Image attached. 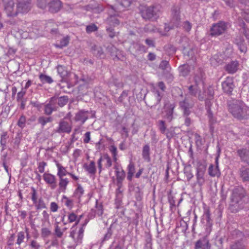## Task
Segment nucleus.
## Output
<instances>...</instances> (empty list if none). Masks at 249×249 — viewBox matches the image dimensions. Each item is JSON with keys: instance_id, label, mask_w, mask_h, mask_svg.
<instances>
[{"instance_id": "nucleus-1", "label": "nucleus", "mask_w": 249, "mask_h": 249, "mask_svg": "<svg viewBox=\"0 0 249 249\" xmlns=\"http://www.w3.org/2000/svg\"><path fill=\"white\" fill-rule=\"evenodd\" d=\"M227 105L229 111L234 118L240 121L249 119V109L241 100L232 99L227 101Z\"/></svg>"}, {"instance_id": "nucleus-2", "label": "nucleus", "mask_w": 249, "mask_h": 249, "mask_svg": "<svg viewBox=\"0 0 249 249\" xmlns=\"http://www.w3.org/2000/svg\"><path fill=\"white\" fill-rule=\"evenodd\" d=\"M139 10L140 14L144 20L153 21L159 18L161 6L160 5L141 6Z\"/></svg>"}, {"instance_id": "nucleus-3", "label": "nucleus", "mask_w": 249, "mask_h": 249, "mask_svg": "<svg viewBox=\"0 0 249 249\" xmlns=\"http://www.w3.org/2000/svg\"><path fill=\"white\" fill-rule=\"evenodd\" d=\"M227 28V24L224 21H219L213 24L210 32V36H217L223 34Z\"/></svg>"}, {"instance_id": "nucleus-4", "label": "nucleus", "mask_w": 249, "mask_h": 249, "mask_svg": "<svg viewBox=\"0 0 249 249\" xmlns=\"http://www.w3.org/2000/svg\"><path fill=\"white\" fill-rule=\"evenodd\" d=\"M206 170V165L201 161H198L196 164V179L197 183L201 186L205 182L204 175Z\"/></svg>"}, {"instance_id": "nucleus-5", "label": "nucleus", "mask_w": 249, "mask_h": 249, "mask_svg": "<svg viewBox=\"0 0 249 249\" xmlns=\"http://www.w3.org/2000/svg\"><path fill=\"white\" fill-rule=\"evenodd\" d=\"M210 211L209 208H205L204 212L202 216L201 222L205 224L206 232L209 234L212 231L213 221L211 218Z\"/></svg>"}, {"instance_id": "nucleus-6", "label": "nucleus", "mask_w": 249, "mask_h": 249, "mask_svg": "<svg viewBox=\"0 0 249 249\" xmlns=\"http://www.w3.org/2000/svg\"><path fill=\"white\" fill-rule=\"evenodd\" d=\"M181 23L180 8L178 6H173L171 8V18L170 24L175 27H178Z\"/></svg>"}, {"instance_id": "nucleus-7", "label": "nucleus", "mask_w": 249, "mask_h": 249, "mask_svg": "<svg viewBox=\"0 0 249 249\" xmlns=\"http://www.w3.org/2000/svg\"><path fill=\"white\" fill-rule=\"evenodd\" d=\"M222 88L224 93L229 95H232V91L235 88L233 78L227 77L225 80L222 83Z\"/></svg>"}, {"instance_id": "nucleus-8", "label": "nucleus", "mask_w": 249, "mask_h": 249, "mask_svg": "<svg viewBox=\"0 0 249 249\" xmlns=\"http://www.w3.org/2000/svg\"><path fill=\"white\" fill-rule=\"evenodd\" d=\"M1 5L8 17H15L17 16V12L14 9V2L13 0H1Z\"/></svg>"}, {"instance_id": "nucleus-9", "label": "nucleus", "mask_w": 249, "mask_h": 249, "mask_svg": "<svg viewBox=\"0 0 249 249\" xmlns=\"http://www.w3.org/2000/svg\"><path fill=\"white\" fill-rule=\"evenodd\" d=\"M162 97V95L160 94V91L156 90L154 94L149 95L147 97V102H146V105L150 108L155 107L160 104Z\"/></svg>"}, {"instance_id": "nucleus-10", "label": "nucleus", "mask_w": 249, "mask_h": 249, "mask_svg": "<svg viewBox=\"0 0 249 249\" xmlns=\"http://www.w3.org/2000/svg\"><path fill=\"white\" fill-rule=\"evenodd\" d=\"M246 191L241 186L235 187L232 192L231 200L232 202L237 204L245 196Z\"/></svg>"}, {"instance_id": "nucleus-11", "label": "nucleus", "mask_w": 249, "mask_h": 249, "mask_svg": "<svg viewBox=\"0 0 249 249\" xmlns=\"http://www.w3.org/2000/svg\"><path fill=\"white\" fill-rule=\"evenodd\" d=\"M18 1L17 8L15 9V12H17V14L19 13H26L30 10V0H23L22 1L18 0Z\"/></svg>"}, {"instance_id": "nucleus-12", "label": "nucleus", "mask_w": 249, "mask_h": 249, "mask_svg": "<svg viewBox=\"0 0 249 249\" xmlns=\"http://www.w3.org/2000/svg\"><path fill=\"white\" fill-rule=\"evenodd\" d=\"M178 105L182 111V114L185 115H190L191 113V109L194 107V104L190 103L189 99L186 97L178 103Z\"/></svg>"}, {"instance_id": "nucleus-13", "label": "nucleus", "mask_w": 249, "mask_h": 249, "mask_svg": "<svg viewBox=\"0 0 249 249\" xmlns=\"http://www.w3.org/2000/svg\"><path fill=\"white\" fill-rule=\"evenodd\" d=\"M233 42L237 46L241 53H245L247 52L248 48L245 39L241 35L236 36L234 38Z\"/></svg>"}, {"instance_id": "nucleus-14", "label": "nucleus", "mask_w": 249, "mask_h": 249, "mask_svg": "<svg viewBox=\"0 0 249 249\" xmlns=\"http://www.w3.org/2000/svg\"><path fill=\"white\" fill-rule=\"evenodd\" d=\"M89 111L84 109L79 110L75 114L74 120L76 122H80L81 124H83L89 118Z\"/></svg>"}, {"instance_id": "nucleus-15", "label": "nucleus", "mask_w": 249, "mask_h": 249, "mask_svg": "<svg viewBox=\"0 0 249 249\" xmlns=\"http://www.w3.org/2000/svg\"><path fill=\"white\" fill-rule=\"evenodd\" d=\"M204 76L205 73L201 69L199 68L194 77L195 86L198 87L200 84H202L203 86L204 85Z\"/></svg>"}, {"instance_id": "nucleus-16", "label": "nucleus", "mask_w": 249, "mask_h": 249, "mask_svg": "<svg viewBox=\"0 0 249 249\" xmlns=\"http://www.w3.org/2000/svg\"><path fill=\"white\" fill-rule=\"evenodd\" d=\"M48 7L50 12L55 13L61 8L62 2L59 0H50Z\"/></svg>"}, {"instance_id": "nucleus-17", "label": "nucleus", "mask_w": 249, "mask_h": 249, "mask_svg": "<svg viewBox=\"0 0 249 249\" xmlns=\"http://www.w3.org/2000/svg\"><path fill=\"white\" fill-rule=\"evenodd\" d=\"M43 178L46 183L51 185L52 189H54L56 187V178L54 175L45 173L43 175Z\"/></svg>"}, {"instance_id": "nucleus-18", "label": "nucleus", "mask_w": 249, "mask_h": 249, "mask_svg": "<svg viewBox=\"0 0 249 249\" xmlns=\"http://www.w3.org/2000/svg\"><path fill=\"white\" fill-rule=\"evenodd\" d=\"M239 65L237 61H231L225 66L224 69L228 73L233 74L237 71Z\"/></svg>"}, {"instance_id": "nucleus-19", "label": "nucleus", "mask_w": 249, "mask_h": 249, "mask_svg": "<svg viewBox=\"0 0 249 249\" xmlns=\"http://www.w3.org/2000/svg\"><path fill=\"white\" fill-rule=\"evenodd\" d=\"M237 153L241 160L249 166V149L242 148L237 150Z\"/></svg>"}, {"instance_id": "nucleus-20", "label": "nucleus", "mask_w": 249, "mask_h": 249, "mask_svg": "<svg viewBox=\"0 0 249 249\" xmlns=\"http://www.w3.org/2000/svg\"><path fill=\"white\" fill-rule=\"evenodd\" d=\"M71 130V127L69 124L66 121H62L59 123V127L57 130L58 133H70Z\"/></svg>"}, {"instance_id": "nucleus-21", "label": "nucleus", "mask_w": 249, "mask_h": 249, "mask_svg": "<svg viewBox=\"0 0 249 249\" xmlns=\"http://www.w3.org/2000/svg\"><path fill=\"white\" fill-rule=\"evenodd\" d=\"M115 174L116 177V185L119 188H121L122 186L123 181L125 177V172L122 169H121V171H115Z\"/></svg>"}, {"instance_id": "nucleus-22", "label": "nucleus", "mask_w": 249, "mask_h": 249, "mask_svg": "<svg viewBox=\"0 0 249 249\" xmlns=\"http://www.w3.org/2000/svg\"><path fill=\"white\" fill-rule=\"evenodd\" d=\"M58 74L61 77V82H63L69 76L70 73L68 71L67 68L63 65H58L56 67Z\"/></svg>"}, {"instance_id": "nucleus-23", "label": "nucleus", "mask_w": 249, "mask_h": 249, "mask_svg": "<svg viewBox=\"0 0 249 249\" xmlns=\"http://www.w3.org/2000/svg\"><path fill=\"white\" fill-rule=\"evenodd\" d=\"M175 107V104H170L167 107V109L165 110V115L164 117L169 122H171L174 118L173 113Z\"/></svg>"}, {"instance_id": "nucleus-24", "label": "nucleus", "mask_w": 249, "mask_h": 249, "mask_svg": "<svg viewBox=\"0 0 249 249\" xmlns=\"http://www.w3.org/2000/svg\"><path fill=\"white\" fill-rule=\"evenodd\" d=\"M191 67L188 64H184L178 67L179 75L183 77L188 76L191 72Z\"/></svg>"}, {"instance_id": "nucleus-25", "label": "nucleus", "mask_w": 249, "mask_h": 249, "mask_svg": "<svg viewBox=\"0 0 249 249\" xmlns=\"http://www.w3.org/2000/svg\"><path fill=\"white\" fill-rule=\"evenodd\" d=\"M134 49H135V52H137L139 51H143L145 52V47L142 44L135 43L133 41L131 43V45L129 47V50L131 52V53H133L134 52Z\"/></svg>"}, {"instance_id": "nucleus-26", "label": "nucleus", "mask_w": 249, "mask_h": 249, "mask_svg": "<svg viewBox=\"0 0 249 249\" xmlns=\"http://www.w3.org/2000/svg\"><path fill=\"white\" fill-rule=\"evenodd\" d=\"M93 54L97 57L104 58L105 57L103 49L100 47L94 45L91 48Z\"/></svg>"}, {"instance_id": "nucleus-27", "label": "nucleus", "mask_w": 249, "mask_h": 249, "mask_svg": "<svg viewBox=\"0 0 249 249\" xmlns=\"http://www.w3.org/2000/svg\"><path fill=\"white\" fill-rule=\"evenodd\" d=\"M209 175L211 177H219L221 175V173L218 166H214L211 164L208 169Z\"/></svg>"}, {"instance_id": "nucleus-28", "label": "nucleus", "mask_w": 249, "mask_h": 249, "mask_svg": "<svg viewBox=\"0 0 249 249\" xmlns=\"http://www.w3.org/2000/svg\"><path fill=\"white\" fill-rule=\"evenodd\" d=\"M150 154L149 145L148 144L144 145L142 147V156L144 160L147 162H150L151 160Z\"/></svg>"}, {"instance_id": "nucleus-29", "label": "nucleus", "mask_w": 249, "mask_h": 249, "mask_svg": "<svg viewBox=\"0 0 249 249\" xmlns=\"http://www.w3.org/2000/svg\"><path fill=\"white\" fill-rule=\"evenodd\" d=\"M83 167L90 174L95 175L96 172L95 163L93 160L90 161L89 165L87 163H85Z\"/></svg>"}, {"instance_id": "nucleus-30", "label": "nucleus", "mask_w": 249, "mask_h": 249, "mask_svg": "<svg viewBox=\"0 0 249 249\" xmlns=\"http://www.w3.org/2000/svg\"><path fill=\"white\" fill-rule=\"evenodd\" d=\"M239 172L243 181H249V168L242 167L240 169Z\"/></svg>"}, {"instance_id": "nucleus-31", "label": "nucleus", "mask_w": 249, "mask_h": 249, "mask_svg": "<svg viewBox=\"0 0 249 249\" xmlns=\"http://www.w3.org/2000/svg\"><path fill=\"white\" fill-rule=\"evenodd\" d=\"M9 139V136L7 132H3L0 135V143L1 146V151H3L6 148L7 140Z\"/></svg>"}, {"instance_id": "nucleus-32", "label": "nucleus", "mask_w": 249, "mask_h": 249, "mask_svg": "<svg viewBox=\"0 0 249 249\" xmlns=\"http://www.w3.org/2000/svg\"><path fill=\"white\" fill-rule=\"evenodd\" d=\"M56 166L58 168L57 176L59 178L63 177L66 175H69V172H67L65 167H63L60 164L57 162Z\"/></svg>"}, {"instance_id": "nucleus-33", "label": "nucleus", "mask_w": 249, "mask_h": 249, "mask_svg": "<svg viewBox=\"0 0 249 249\" xmlns=\"http://www.w3.org/2000/svg\"><path fill=\"white\" fill-rule=\"evenodd\" d=\"M232 238L236 239L237 241H242V239L244 237L243 233L238 230H235L232 231L231 233Z\"/></svg>"}, {"instance_id": "nucleus-34", "label": "nucleus", "mask_w": 249, "mask_h": 249, "mask_svg": "<svg viewBox=\"0 0 249 249\" xmlns=\"http://www.w3.org/2000/svg\"><path fill=\"white\" fill-rule=\"evenodd\" d=\"M60 181L59 183V189L61 190L62 192H65L66 189V187L69 182L68 178H64L63 177L59 178Z\"/></svg>"}, {"instance_id": "nucleus-35", "label": "nucleus", "mask_w": 249, "mask_h": 249, "mask_svg": "<svg viewBox=\"0 0 249 249\" xmlns=\"http://www.w3.org/2000/svg\"><path fill=\"white\" fill-rule=\"evenodd\" d=\"M164 51L169 55H172L175 53L177 48L172 44H168L164 47Z\"/></svg>"}, {"instance_id": "nucleus-36", "label": "nucleus", "mask_w": 249, "mask_h": 249, "mask_svg": "<svg viewBox=\"0 0 249 249\" xmlns=\"http://www.w3.org/2000/svg\"><path fill=\"white\" fill-rule=\"evenodd\" d=\"M107 51L109 53L110 55L112 57V59L114 60V58L115 57V55L116 54L118 49L114 45L111 44L107 47Z\"/></svg>"}, {"instance_id": "nucleus-37", "label": "nucleus", "mask_w": 249, "mask_h": 249, "mask_svg": "<svg viewBox=\"0 0 249 249\" xmlns=\"http://www.w3.org/2000/svg\"><path fill=\"white\" fill-rule=\"evenodd\" d=\"M112 225H110V226L107 228V232L106 233V234L104 235L103 239L101 240V244H103V243L106 241L108 240L112 236L113 231L111 228Z\"/></svg>"}, {"instance_id": "nucleus-38", "label": "nucleus", "mask_w": 249, "mask_h": 249, "mask_svg": "<svg viewBox=\"0 0 249 249\" xmlns=\"http://www.w3.org/2000/svg\"><path fill=\"white\" fill-rule=\"evenodd\" d=\"M188 90H189V93L194 96H196L197 94L198 93L199 91L200 90V88H199V86L196 87L195 86V84L194 85H191L189 87H188Z\"/></svg>"}, {"instance_id": "nucleus-39", "label": "nucleus", "mask_w": 249, "mask_h": 249, "mask_svg": "<svg viewBox=\"0 0 249 249\" xmlns=\"http://www.w3.org/2000/svg\"><path fill=\"white\" fill-rule=\"evenodd\" d=\"M53 121L52 117H45L43 116H40L38 119V123L41 124L42 126L43 127L47 123L51 122Z\"/></svg>"}, {"instance_id": "nucleus-40", "label": "nucleus", "mask_w": 249, "mask_h": 249, "mask_svg": "<svg viewBox=\"0 0 249 249\" xmlns=\"http://www.w3.org/2000/svg\"><path fill=\"white\" fill-rule=\"evenodd\" d=\"M69 41L70 37L69 36L64 37L60 40L59 44L56 45V47L62 49L68 46L69 43Z\"/></svg>"}, {"instance_id": "nucleus-41", "label": "nucleus", "mask_w": 249, "mask_h": 249, "mask_svg": "<svg viewBox=\"0 0 249 249\" xmlns=\"http://www.w3.org/2000/svg\"><path fill=\"white\" fill-rule=\"evenodd\" d=\"M184 173L187 178L188 181H189L194 177L192 172L191 165H189L184 167Z\"/></svg>"}, {"instance_id": "nucleus-42", "label": "nucleus", "mask_w": 249, "mask_h": 249, "mask_svg": "<svg viewBox=\"0 0 249 249\" xmlns=\"http://www.w3.org/2000/svg\"><path fill=\"white\" fill-rule=\"evenodd\" d=\"M39 78L43 83H47L48 84H51L53 82V80L50 76L42 73H41L39 75Z\"/></svg>"}, {"instance_id": "nucleus-43", "label": "nucleus", "mask_w": 249, "mask_h": 249, "mask_svg": "<svg viewBox=\"0 0 249 249\" xmlns=\"http://www.w3.org/2000/svg\"><path fill=\"white\" fill-rule=\"evenodd\" d=\"M213 99L207 98L204 100L205 101V108L207 110V112L211 115L212 114V112L211 111V106L212 105V100Z\"/></svg>"}, {"instance_id": "nucleus-44", "label": "nucleus", "mask_w": 249, "mask_h": 249, "mask_svg": "<svg viewBox=\"0 0 249 249\" xmlns=\"http://www.w3.org/2000/svg\"><path fill=\"white\" fill-rule=\"evenodd\" d=\"M177 229L185 233L188 229V224L185 221H181L179 222V225L177 226Z\"/></svg>"}, {"instance_id": "nucleus-45", "label": "nucleus", "mask_w": 249, "mask_h": 249, "mask_svg": "<svg viewBox=\"0 0 249 249\" xmlns=\"http://www.w3.org/2000/svg\"><path fill=\"white\" fill-rule=\"evenodd\" d=\"M206 241L205 239L201 240H198L196 243L195 245V249H203V248L205 247L206 245Z\"/></svg>"}, {"instance_id": "nucleus-46", "label": "nucleus", "mask_w": 249, "mask_h": 249, "mask_svg": "<svg viewBox=\"0 0 249 249\" xmlns=\"http://www.w3.org/2000/svg\"><path fill=\"white\" fill-rule=\"evenodd\" d=\"M230 249H246V248L242 241H237L231 246Z\"/></svg>"}, {"instance_id": "nucleus-47", "label": "nucleus", "mask_w": 249, "mask_h": 249, "mask_svg": "<svg viewBox=\"0 0 249 249\" xmlns=\"http://www.w3.org/2000/svg\"><path fill=\"white\" fill-rule=\"evenodd\" d=\"M84 229L82 227L79 230L78 232V236L75 240V245L77 246L78 244L82 243V240L83 237Z\"/></svg>"}, {"instance_id": "nucleus-48", "label": "nucleus", "mask_w": 249, "mask_h": 249, "mask_svg": "<svg viewBox=\"0 0 249 249\" xmlns=\"http://www.w3.org/2000/svg\"><path fill=\"white\" fill-rule=\"evenodd\" d=\"M125 60V55L123 51L119 50L118 49V52L115 55V57L114 58V61H124Z\"/></svg>"}, {"instance_id": "nucleus-49", "label": "nucleus", "mask_w": 249, "mask_h": 249, "mask_svg": "<svg viewBox=\"0 0 249 249\" xmlns=\"http://www.w3.org/2000/svg\"><path fill=\"white\" fill-rule=\"evenodd\" d=\"M69 98L67 96L58 97V105L60 107H63L68 102Z\"/></svg>"}, {"instance_id": "nucleus-50", "label": "nucleus", "mask_w": 249, "mask_h": 249, "mask_svg": "<svg viewBox=\"0 0 249 249\" xmlns=\"http://www.w3.org/2000/svg\"><path fill=\"white\" fill-rule=\"evenodd\" d=\"M56 109L55 107H52L50 104H47L44 106V113L47 115H51Z\"/></svg>"}, {"instance_id": "nucleus-51", "label": "nucleus", "mask_w": 249, "mask_h": 249, "mask_svg": "<svg viewBox=\"0 0 249 249\" xmlns=\"http://www.w3.org/2000/svg\"><path fill=\"white\" fill-rule=\"evenodd\" d=\"M159 68L168 71L171 70V67L170 66L169 61L166 60H162L159 65Z\"/></svg>"}, {"instance_id": "nucleus-52", "label": "nucleus", "mask_w": 249, "mask_h": 249, "mask_svg": "<svg viewBox=\"0 0 249 249\" xmlns=\"http://www.w3.org/2000/svg\"><path fill=\"white\" fill-rule=\"evenodd\" d=\"M98 29V27L94 23H91L86 26V31L87 33L90 34L92 32L97 31Z\"/></svg>"}, {"instance_id": "nucleus-53", "label": "nucleus", "mask_w": 249, "mask_h": 249, "mask_svg": "<svg viewBox=\"0 0 249 249\" xmlns=\"http://www.w3.org/2000/svg\"><path fill=\"white\" fill-rule=\"evenodd\" d=\"M158 126L160 132L162 134L165 133V131L167 129L165 121L163 120H159L158 121Z\"/></svg>"}, {"instance_id": "nucleus-54", "label": "nucleus", "mask_w": 249, "mask_h": 249, "mask_svg": "<svg viewBox=\"0 0 249 249\" xmlns=\"http://www.w3.org/2000/svg\"><path fill=\"white\" fill-rule=\"evenodd\" d=\"M50 0H37V5L38 7L44 9L47 6Z\"/></svg>"}, {"instance_id": "nucleus-55", "label": "nucleus", "mask_w": 249, "mask_h": 249, "mask_svg": "<svg viewBox=\"0 0 249 249\" xmlns=\"http://www.w3.org/2000/svg\"><path fill=\"white\" fill-rule=\"evenodd\" d=\"M106 31L109 37L113 38L115 36H117L118 33L114 31V29L111 26L107 27Z\"/></svg>"}, {"instance_id": "nucleus-56", "label": "nucleus", "mask_w": 249, "mask_h": 249, "mask_svg": "<svg viewBox=\"0 0 249 249\" xmlns=\"http://www.w3.org/2000/svg\"><path fill=\"white\" fill-rule=\"evenodd\" d=\"M205 92L207 94V98L213 99L214 91L213 89L209 86L207 89H205Z\"/></svg>"}, {"instance_id": "nucleus-57", "label": "nucleus", "mask_w": 249, "mask_h": 249, "mask_svg": "<svg viewBox=\"0 0 249 249\" xmlns=\"http://www.w3.org/2000/svg\"><path fill=\"white\" fill-rule=\"evenodd\" d=\"M26 120V117L23 115H21L18 120V125L19 127L23 128L25 126Z\"/></svg>"}, {"instance_id": "nucleus-58", "label": "nucleus", "mask_w": 249, "mask_h": 249, "mask_svg": "<svg viewBox=\"0 0 249 249\" xmlns=\"http://www.w3.org/2000/svg\"><path fill=\"white\" fill-rule=\"evenodd\" d=\"M182 52L184 55H186L188 57H192L193 56V51L192 49L190 48H188L185 46L183 47Z\"/></svg>"}, {"instance_id": "nucleus-59", "label": "nucleus", "mask_w": 249, "mask_h": 249, "mask_svg": "<svg viewBox=\"0 0 249 249\" xmlns=\"http://www.w3.org/2000/svg\"><path fill=\"white\" fill-rule=\"evenodd\" d=\"M96 213L99 216H101L103 213V205L102 204L98 205L97 200H96Z\"/></svg>"}, {"instance_id": "nucleus-60", "label": "nucleus", "mask_w": 249, "mask_h": 249, "mask_svg": "<svg viewBox=\"0 0 249 249\" xmlns=\"http://www.w3.org/2000/svg\"><path fill=\"white\" fill-rule=\"evenodd\" d=\"M36 208L37 210L41 209L42 208H47L45 203H44L42 197H40L38 201V204H36Z\"/></svg>"}, {"instance_id": "nucleus-61", "label": "nucleus", "mask_w": 249, "mask_h": 249, "mask_svg": "<svg viewBox=\"0 0 249 249\" xmlns=\"http://www.w3.org/2000/svg\"><path fill=\"white\" fill-rule=\"evenodd\" d=\"M103 157V160L105 159L107 160V163L105 164L106 167L107 168H109L112 165V161L111 158L108 155V154H106L104 155Z\"/></svg>"}, {"instance_id": "nucleus-62", "label": "nucleus", "mask_w": 249, "mask_h": 249, "mask_svg": "<svg viewBox=\"0 0 249 249\" xmlns=\"http://www.w3.org/2000/svg\"><path fill=\"white\" fill-rule=\"evenodd\" d=\"M198 99L199 101H202L207 98V94L205 92V89H203V91L201 92L200 90H199V92L198 93L197 96Z\"/></svg>"}, {"instance_id": "nucleus-63", "label": "nucleus", "mask_w": 249, "mask_h": 249, "mask_svg": "<svg viewBox=\"0 0 249 249\" xmlns=\"http://www.w3.org/2000/svg\"><path fill=\"white\" fill-rule=\"evenodd\" d=\"M132 0H121L120 1V5L125 8H128L132 3Z\"/></svg>"}, {"instance_id": "nucleus-64", "label": "nucleus", "mask_w": 249, "mask_h": 249, "mask_svg": "<svg viewBox=\"0 0 249 249\" xmlns=\"http://www.w3.org/2000/svg\"><path fill=\"white\" fill-rule=\"evenodd\" d=\"M242 13L244 18L246 21L249 22V8L243 10Z\"/></svg>"}]
</instances>
